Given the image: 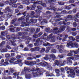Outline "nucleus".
Masks as SVG:
<instances>
[{"instance_id": "1", "label": "nucleus", "mask_w": 79, "mask_h": 79, "mask_svg": "<svg viewBox=\"0 0 79 79\" xmlns=\"http://www.w3.org/2000/svg\"><path fill=\"white\" fill-rule=\"evenodd\" d=\"M31 71H33L34 73L33 74L34 77H37V76H40L42 74V72L39 71L38 68H36L35 69L34 68H33L31 69Z\"/></svg>"}, {"instance_id": "2", "label": "nucleus", "mask_w": 79, "mask_h": 79, "mask_svg": "<svg viewBox=\"0 0 79 79\" xmlns=\"http://www.w3.org/2000/svg\"><path fill=\"white\" fill-rule=\"evenodd\" d=\"M45 39L48 41H49L51 40L50 42H54L55 41V38L53 36H52V34L50 35L49 36H48L47 39Z\"/></svg>"}, {"instance_id": "3", "label": "nucleus", "mask_w": 79, "mask_h": 79, "mask_svg": "<svg viewBox=\"0 0 79 79\" xmlns=\"http://www.w3.org/2000/svg\"><path fill=\"white\" fill-rule=\"evenodd\" d=\"M70 73V74H69L68 75V77H72L73 78L74 77L75 73L74 72V70H71Z\"/></svg>"}, {"instance_id": "4", "label": "nucleus", "mask_w": 79, "mask_h": 79, "mask_svg": "<svg viewBox=\"0 0 79 79\" xmlns=\"http://www.w3.org/2000/svg\"><path fill=\"white\" fill-rule=\"evenodd\" d=\"M25 64H29V65H31V66H34V64H36V62L33 61L29 63L28 61H25Z\"/></svg>"}, {"instance_id": "5", "label": "nucleus", "mask_w": 79, "mask_h": 79, "mask_svg": "<svg viewBox=\"0 0 79 79\" xmlns=\"http://www.w3.org/2000/svg\"><path fill=\"white\" fill-rule=\"evenodd\" d=\"M40 50V48L39 47H36L34 48H31L30 49V51L31 52H35V51H39Z\"/></svg>"}, {"instance_id": "6", "label": "nucleus", "mask_w": 79, "mask_h": 79, "mask_svg": "<svg viewBox=\"0 0 79 79\" xmlns=\"http://www.w3.org/2000/svg\"><path fill=\"white\" fill-rule=\"evenodd\" d=\"M36 7V5H35V4H34L33 5H32V7H29L28 6H27V10H34V8H35Z\"/></svg>"}, {"instance_id": "7", "label": "nucleus", "mask_w": 79, "mask_h": 79, "mask_svg": "<svg viewBox=\"0 0 79 79\" xmlns=\"http://www.w3.org/2000/svg\"><path fill=\"white\" fill-rule=\"evenodd\" d=\"M55 72L57 74L56 76L57 77H58V76H60V70L59 69H55Z\"/></svg>"}, {"instance_id": "8", "label": "nucleus", "mask_w": 79, "mask_h": 79, "mask_svg": "<svg viewBox=\"0 0 79 79\" xmlns=\"http://www.w3.org/2000/svg\"><path fill=\"white\" fill-rule=\"evenodd\" d=\"M7 11L8 12H11V9L10 7H7L6 8L5 10V13H7Z\"/></svg>"}, {"instance_id": "9", "label": "nucleus", "mask_w": 79, "mask_h": 79, "mask_svg": "<svg viewBox=\"0 0 79 79\" xmlns=\"http://www.w3.org/2000/svg\"><path fill=\"white\" fill-rule=\"evenodd\" d=\"M22 60H18L17 61L14 62V64H19L21 63H22Z\"/></svg>"}, {"instance_id": "10", "label": "nucleus", "mask_w": 79, "mask_h": 79, "mask_svg": "<svg viewBox=\"0 0 79 79\" xmlns=\"http://www.w3.org/2000/svg\"><path fill=\"white\" fill-rule=\"evenodd\" d=\"M67 64H69V63L71 64L72 63V61L71 60V58L69 57L67 58Z\"/></svg>"}, {"instance_id": "11", "label": "nucleus", "mask_w": 79, "mask_h": 79, "mask_svg": "<svg viewBox=\"0 0 79 79\" xmlns=\"http://www.w3.org/2000/svg\"><path fill=\"white\" fill-rule=\"evenodd\" d=\"M10 1V2L9 3V5H13V3H16L17 1L16 0H9Z\"/></svg>"}, {"instance_id": "12", "label": "nucleus", "mask_w": 79, "mask_h": 79, "mask_svg": "<svg viewBox=\"0 0 79 79\" xmlns=\"http://www.w3.org/2000/svg\"><path fill=\"white\" fill-rule=\"evenodd\" d=\"M29 18V15H27L26 16V22L28 24H30L31 23V22H30V20H29L28 19Z\"/></svg>"}, {"instance_id": "13", "label": "nucleus", "mask_w": 79, "mask_h": 79, "mask_svg": "<svg viewBox=\"0 0 79 79\" xmlns=\"http://www.w3.org/2000/svg\"><path fill=\"white\" fill-rule=\"evenodd\" d=\"M71 6H75V5L72 4L71 5V6H66L65 9H67V10H70L71 8Z\"/></svg>"}, {"instance_id": "14", "label": "nucleus", "mask_w": 79, "mask_h": 79, "mask_svg": "<svg viewBox=\"0 0 79 79\" xmlns=\"http://www.w3.org/2000/svg\"><path fill=\"white\" fill-rule=\"evenodd\" d=\"M3 12H1V11L0 10V15H3ZM4 16H2V15H1V17H0V21H3V19H2V18H4Z\"/></svg>"}, {"instance_id": "15", "label": "nucleus", "mask_w": 79, "mask_h": 79, "mask_svg": "<svg viewBox=\"0 0 79 79\" xmlns=\"http://www.w3.org/2000/svg\"><path fill=\"white\" fill-rule=\"evenodd\" d=\"M15 60L16 59L15 58H10V60H9V62L10 63H13L15 61Z\"/></svg>"}, {"instance_id": "16", "label": "nucleus", "mask_w": 79, "mask_h": 79, "mask_svg": "<svg viewBox=\"0 0 79 79\" xmlns=\"http://www.w3.org/2000/svg\"><path fill=\"white\" fill-rule=\"evenodd\" d=\"M24 71L25 72H26V71L30 72L31 71V69L30 68H28L27 67H25L24 68Z\"/></svg>"}, {"instance_id": "17", "label": "nucleus", "mask_w": 79, "mask_h": 79, "mask_svg": "<svg viewBox=\"0 0 79 79\" xmlns=\"http://www.w3.org/2000/svg\"><path fill=\"white\" fill-rule=\"evenodd\" d=\"M47 68L48 70L52 69V66H51V64H50V63L48 64Z\"/></svg>"}, {"instance_id": "18", "label": "nucleus", "mask_w": 79, "mask_h": 79, "mask_svg": "<svg viewBox=\"0 0 79 79\" xmlns=\"http://www.w3.org/2000/svg\"><path fill=\"white\" fill-rule=\"evenodd\" d=\"M25 77L27 79H31V75L30 74L25 75Z\"/></svg>"}, {"instance_id": "19", "label": "nucleus", "mask_w": 79, "mask_h": 79, "mask_svg": "<svg viewBox=\"0 0 79 79\" xmlns=\"http://www.w3.org/2000/svg\"><path fill=\"white\" fill-rule=\"evenodd\" d=\"M53 32L54 34H57V32H59V31H58V28H56L54 29Z\"/></svg>"}, {"instance_id": "20", "label": "nucleus", "mask_w": 79, "mask_h": 79, "mask_svg": "<svg viewBox=\"0 0 79 79\" xmlns=\"http://www.w3.org/2000/svg\"><path fill=\"white\" fill-rule=\"evenodd\" d=\"M40 41V39H38L36 41V43H35L34 45L35 46H38V44L39 43Z\"/></svg>"}, {"instance_id": "21", "label": "nucleus", "mask_w": 79, "mask_h": 79, "mask_svg": "<svg viewBox=\"0 0 79 79\" xmlns=\"http://www.w3.org/2000/svg\"><path fill=\"white\" fill-rule=\"evenodd\" d=\"M18 50V48L16 47H15L14 49H13L11 50V52H16V51H17Z\"/></svg>"}, {"instance_id": "22", "label": "nucleus", "mask_w": 79, "mask_h": 79, "mask_svg": "<svg viewBox=\"0 0 79 79\" xmlns=\"http://www.w3.org/2000/svg\"><path fill=\"white\" fill-rule=\"evenodd\" d=\"M13 40V39H11L9 41L10 42V43L12 44L13 45H16V43H15V41H13V40Z\"/></svg>"}, {"instance_id": "23", "label": "nucleus", "mask_w": 79, "mask_h": 79, "mask_svg": "<svg viewBox=\"0 0 79 79\" xmlns=\"http://www.w3.org/2000/svg\"><path fill=\"white\" fill-rule=\"evenodd\" d=\"M43 45L44 46H52L53 45V44H50L49 43H44L43 44Z\"/></svg>"}, {"instance_id": "24", "label": "nucleus", "mask_w": 79, "mask_h": 79, "mask_svg": "<svg viewBox=\"0 0 79 79\" xmlns=\"http://www.w3.org/2000/svg\"><path fill=\"white\" fill-rule=\"evenodd\" d=\"M50 72H47V75H48V76H54L55 75L52 73L50 74Z\"/></svg>"}, {"instance_id": "25", "label": "nucleus", "mask_w": 79, "mask_h": 79, "mask_svg": "<svg viewBox=\"0 0 79 79\" xmlns=\"http://www.w3.org/2000/svg\"><path fill=\"white\" fill-rule=\"evenodd\" d=\"M65 30V27L64 26H62L60 27V30L61 31H64Z\"/></svg>"}, {"instance_id": "26", "label": "nucleus", "mask_w": 79, "mask_h": 79, "mask_svg": "<svg viewBox=\"0 0 79 79\" xmlns=\"http://www.w3.org/2000/svg\"><path fill=\"white\" fill-rule=\"evenodd\" d=\"M56 47L57 48V49H59V48H61V49H63V48H64L63 47V46L61 45H60V46H59V45H57L56 46Z\"/></svg>"}, {"instance_id": "27", "label": "nucleus", "mask_w": 79, "mask_h": 79, "mask_svg": "<svg viewBox=\"0 0 79 79\" xmlns=\"http://www.w3.org/2000/svg\"><path fill=\"white\" fill-rule=\"evenodd\" d=\"M34 14H35V12L33 11H32L31 13V18H34Z\"/></svg>"}, {"instance_id": "28", "label": "nucleus", "mask_w": 79, "mask_h": 79, "mask_svg": "<svg viewBox=\"0 0 79 79\" xmlns=\"http://www.w3.org/2000/svg\"><path fill=\"white\" fill-rule=\"evenodd\" d=\"M74 57H75V60H78L79 58H79V55H74Z\"/></svg>"}, {"instance_id": "29", "label": "nucleus", "mask_w": 79, "mask_h": 79, "mask_svg": "<svg viewBox=\"0 0 79 79\" xmlns=\"http://www.w3.org/2000/svg\"><path fill=\"white\" fill-rule=\"evenodd\" d=\"M22 1L23 2H25L26 5H29V1L28 0L27 1H26V0H22Z\"/></svg>"}, {"instance_id": "30", "label": "nucleus", "mask_w": 79, "mask_h": 79, "mask_svg": "<svg viewBox=\"0 0 79 79\" xmlns=\"http://www.w3.org/2000/svg\"><path fill=\"white\" fill-rule=\"evenodd\" d=\"M7 31H6L5 32H2L1 34L2 35H6L7 34Z\"/></svg>"}, {"instance_id": "31", "label": "nucleus", "mask_w": 79, "mask_h": 79, "mask_svg": "<svg viewBox=\"0 0 79 79\" xmlns=\"http://www.w3.org/2000/svg\"><path fill=\"white\" fill-rule=\"evenodd\" d=\"M46 36H47V34L45 33H44V35L41 37V39H45V37H46Z\"/></svg>"}, {"instance_id": "32", "label": "nucleus", "mask_w": 79, "mask_h": 79, "mask_svg": "<svg viewBox=\"0 0 79 79\" xmlns=\"http://www.w3.org/2000/svg\"><path fill=\"white\" fill-rule=\"evenodd\" d=\"M5 42L2 41L0 44V46L1 47H3V46L5 45Z\"/></svg>"}, {"instance_id": "33", "label": "nucleus", "mask_w": 79, "mask_h": 79, "mask_svg": "<svg viewBox=\"0 0 79 79\" xmlns=\"http://www.w3.org/2000/svg\"><path fill=\"white\" fill-rule=\"evenodd\" d=\"M44 23H47V21L45 19H43V21L41 22V24H44Z\"/></svg>"}, {"instance_id": "34", "label": "nucleus", "mask_w": 79, "mask_h": 79, "mask_svg": "<svg viewBox=\"0 0 79 79\" xmlns=\"http://www.w3.org/2000/svg\"><path fill=\"white\" fill-rule=\"evenodd\" d=\"M34 3L35 4H42V2L41 1H37L36 2H34Z\"/></svg>"}, {"instance_id": "35", "label": "nucleus", "mask_w": 79, "mask_h": 79, "mask_svg": "<svg viewBox=\"0 0 79 79\" xmlns=\"http://www.w3.org/2000/svg\"><path fill=\"white\" fill-rule=\"evenodd\" d=\"M58 64V60H56L55 62V63L54 64V66H55L56 65Z\"/></svg>"}, {"instance_id": "36", "label": "nucleus", "mask_w": 79, "mask_h": 79, "mask_svg": "<svg viewBox=\"0 0 79 79\" xmlns=\"http://www.w3.org/2000/svg\"><path fill=\"white\" fill-rule=\"evenodd\" d=\"M8 62H4L3 64V65L4 66H7V65H8Z\"/></svg>"}, {"instance_id": "37", "label": "nucleus", "mask_w": 79, "mask_h": 79, "mask_svg": "<svg viewBox=\"0 0 79 79\" xmlns=\"http://www.w3.org/2000/svg\"><path fill=\"white\" fill-rule=\"evenodd\" d=\"M69 38L70 40H73V41L75 40V38H73V37L72 36H69Z\"/></svg>"}, {"instance_id": "38", "label": "nucleus", "mask_w": 79, "mask_h": 79, "mask_svg": "<svg viewBox=\"0 0 79 79\" xmlns=\"http://www.w3.org/2000/svg\"><path fill=\"white\" fill-rule=\"evenodd\" d=\"M44 59L45 60H48L49 58H48V55H46V56L44 57Z\"/></svg>"}, {"instance_id": "39", "label": "nucleus", "mask_w": 79, "mask_h": 79, "mask_svg": "<svg viewBox=\"0 0 79 79\" xmlns=\"http://www.w3.org/2000/svg\"><path fill=\"white\" fill-rule=\"evenodd\" d=\"M56 0H48V3H51L52 2H56Z\"/></svg>"}, {"instance_id": "40", "label": "nucleus", "mask_w": 79, "mask_h": 79, "mask_svg": "<svg viewBox=\"0 0 79 79\" xmlns=\"http://www.w3.org/2000/svg\"><path fill=\"white\" fill-rule=\"evenodd\" d=\"M35 11L36 12V13L37 14H39L38 15H40V10L39 9H37L35 10Z\"/></svg>"}, {"instance_id": "41", "label": "nucleus", "mask_w": 79, "mask_h": 79, "mask_svg": "<svg viewBox=\"0 0 79 79\" xmlns=\"http://www.w3.org/2000/svg\"><path fill=\"white\" fill-rule=\"evenodd\" d=\"M8 50L6 49H2L1 50L2 52H6Z\"/></svg>"}, {"instance_id": "42", "label": "nucleus", "mask_w": 79, "mask_h": 79, "mask_svg": "<svg viewBox=\"0 0 79 79\" xmlns=\"http://www.w3.org/2000/svg\"><path fill=\"white\" fill-rule=\"evenodd\" d=\"M31 22H32V23H36V22H37V20H36V19L33 20L32 19H31Z\"/></svg>"}, {"instance_id": "43", "label": "nucleus", "mask_w": 79, "mask_h": 79, "mask_svg": "<svg viewBox=\"0 0 79 79\" xmlns=\"http://www.w3.org/2000/svg\"><path fill=\"white\" fill-rule=\"evenodd\" d=\"M10 56V54H5V56L6 58H9Z\"/></svg>"}, {"instance_id": "44", "label": "nucleus", "mask_w": 79, "mask_h": 79, "mask_svg": "<svg viewBox=\"0 0 79 79\" xmlns=\"http://www.w3.org/2000/svg\"><path fill=\"white\" fill-rule=\"evenodd\" d=\"M50 56L52 58H55V56L54 54H50Z\"/></svg>"}, {"instance_id": "45", "label": "nucleus", "mask_w": 79, "mask_h": 79, "mask_svg": "<svg viewBox=\"0 0 79 79\" xmlns=\"http://www.w3.org/2000/svg\"><path fill=\"white\" fill-rule=\"evenodd\" d=\"M66 63V61H65V60H64L63 61V63L61 64V66H64L65 65V64Z\"/></svg>"}, {"instance_id": "46", "label": "nucleus", "mask_w": 79, "mask_h": 79, "mask_svg": "<svg viewBox=\"0 0 79 79\" xmlns=\"http://www.w3.org/2000/svg\"><path fill=\"white\" fill-rule=\"evenodd\" d=\"M8 72H9V71L8 70H5L4 71V73H2V74H3V75H5V73H8Z\"/></svg>"}, {"instance_id": "47", "label": "nucleus", "mask_w": 79, "mask_h": 79, "mask_svg": "<svg viewBox=\"0 0 79 79\" xmlns=\"http://www.w3.org/2000/svg\"><path fill=\"white\" fill-rule=\"evenodd\" d=\"M78 17H79V13H77L76 15L74 16V18H78Z\"/></svg>"}, {"instance_id": "48", "label": "nucleus", "mask_w": 79, "mask_h": 79, "mask_svg": "<svg viewBox=\"0 0 79 79\" xmlns=\"http://www.w3.org/2000/svg\"><path fill=\"white\" fill-rule=\"evenodd\" d=\"M79 52V48H78L77 50H76V51H74V54H77Z\"/></svg>"}, {"instance_id": "49", "label": "nucleus", "mask_w": 79, "mask_h": 79, "mask_svg": "<svg viewBox=\"0 0 79 79\" xmlns=\"http://www.w3.org/2000/svg\"><path fill=\"white\" fill-rule=\"evenodd\" d=\"M76 41H77V42H79V36H76Z\"/></svg>"}, {"instance_id": "50", "label": "nucleus", "mask_w": 79, "mask_h": 79, "mask_svg": "<svg viewBox=\"0 0 79 79\" xmlns=\"http://www.w3.org/2000/svg\"><path fill=\"white\" fill-rule=\"evenodd\" d=\"M19 72L18 73H13V75H15V76H18L19 74Z\"/></svg>"}, {"instance_id": "51", "label": "nucleus", "mask_w": 79, "mask_h": 79, "mask_svg": "<svg viewBox=\"0 0 79 79\" xmlns=\"http://www.w3.org/2000/svg\"><path fill=\"white\" fill-rule=\"evenodd\" d=\"M49 50H50V48L49 47H47V49L46 50V53H48L49 51Z\"/></svg>"}, {"instance_id": "52", "label": "nucleus", "mask_w": 79, "mask_h": 79, "mask_svg": "<svg viewBox=\"0 0 79 79\" xmlns=\"http://www.w3.org/2000/svg\"><path fill=\"white\" fill-rule=\"evenodd\" d=\"M77 17H76V18H74V20L76 22H77V23H78L79 22V20L77 19Z\"/></svg>"}, {"instance_id": "53", "label": "nucleus", "mask_w": 79, "mask_h": 79, "mask_svg": "<svg viewBox=\"0 0 79 79\" xmlns=\"http://www.w3.org/2000/svg\"><path fill=\"white\" fill-rule=\"evenodd\" d=\"M52 52H53L54 53H56V51L55 50V49H53L52 50Z\"/></svg>"}, {"instance_id": "54", "label": "nucleus", "mask_w": 79, "mask_h": 79, "mask_svg": "<svg viewBox=\"0 0 79 79\" xmlns=\"http://www.w3.org/2000/svg\"><path fill=\"white\" fill-rule=\"evenodd\" d=\"M76 11H77V10H76V9H74L73 10V13H76Z\"/></svg>"}, {"instance_id": "55", "label": "nucleus", "mask_w": 79, "mask_h": 79, "mask_svg": "<svg viewBox=\"0 0 79 79\" xmlns=\"http://www.w3.org/2000/svg\"><path fill=\"white\" fill-rule=\"evenodd\" d=\"M45 49L44 48H42L41 50V52H45Z\"/></svg>"}, {"instance_id": "56", "label": "nucleus", "mask_w": 79, "mask_h": 79, "mask_svg": "<svg viewBox=\"0 0 79 79\" xmlns=\"http://www.w3.org/2000/svg\"><path fill=\"white\" fill-rule=\"evenodd\" d=\"M73 55L72 53H69L67 55V56H73Z\"/></svg>"}, {"instance_id": "57", "label": "nucleus", "mask_w": 79, "mask_h": 79, "mask_svg": "<svg viewBox=\"0 0 79 79\" xmlns=\"http://www.w3.org/2000/svg\"><path fill=\"white\" fill-rule=\"evenodd\" d=\"M69 44L70 45V46H71L72 47H73V46L74 45V44L72 43V42H69Z\"/></svg>"}, {"instance_id": "58", "label": "nucleus", "mask_w": 79, "mask_h": 79, "mask_svg": "<svg viewBox=\"0 0 79 79\" xmlns=\"http://www.w3.org/2000/svg\"><path fill=\"white\" fill-rule=\"evenodd\" d=\"M44 66H47V65H48V63H47V62H44Z\"/></svg>"}, {"instance_id": "59", "label": "nucleus", "mask_w": 79, "mask_h": 79, "mask_svg": "<svg viewBox=\"0 0 79 79\" xmlns=\"http://www.w3.org/2000/svg\"><path fill=\"white\" fill-rule=\"evenodd\" d=\"M39 64L40 66H44V63L40 62L39 63Z\"/></svg>"}, {"instance_id": "60", "label": "nucleus", "mask_w": 79, "mask_h": 79, "mask_svg": "<svg viewBox=\"0 0 79 79\" xmlns=\"http://www.w3.org/2000/svg\"><path fill=\"white\" fill-rule=\"evenodd\" d=\"M64 69L66 71H68V70H69V67H65Z\"/></svg>"}, {"instance_id": "61", "label": "nucleus", "mask_w": 79, "mask_h": 79, "mask_svg": "<svg viewBox=\"0 0 79 79\" xmlns=\"http://www.w3.org/2000/svg\"><path fill=\"white\" fill-rule=\"evenodd\" d=\"M73 26L74 27H76V26H77V24H76V23L74 22L73 23Z\"/></svg>"}, {"instance_id": "62", "label": "nucleus", "mask_w": 79, "mask_h": 79, "mask_svg": "<svg viewBox=\"0 0 79 79\" xmlns=\"http://www.w3.org/2000/svg\"><path fill=\"white\" fill-rule=\"evenodd\" d=\"M72 35H76V33L74 31H73L72 32Z\"/></svg>"}, {"instance_id": "63", "label": "nucleus", "mask_w": 79, "mask_h": 79, "mask_svg": "<svg viewBox=\"0 0 79 79\" xmlns=\"http://www.w3.org/2000/svg\"><path fill=\"white\" fill-rule=\"evenodd\" d=\"M1 29L2 30H5V27L4 26H2V27H1Z\"/></svg>"}, {"instance_id": "64", "label": "nucleus", "mask_w": 79, "mask_h": 79, "mask_svg": "<svg viewBox=\"0 0 79 79\" xmlns=\"http://www.w3.org/2000/svg\"><path fill=\"white\" fill-rule=\"evenodd\" d=\"M58 57H59L60 58H63L64 56L62 55H59Z\"/></svg>"}]
</instances>
